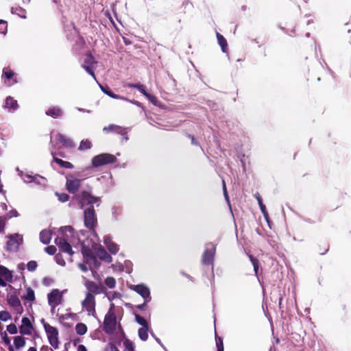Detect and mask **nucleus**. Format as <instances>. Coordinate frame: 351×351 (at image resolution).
<instances>
[{
  "label": "nucleus",
  "instance_id": "obj_1",
  "mask_svg": "<svg viewBox=\"0 0 351 351\" xmlns=\"http://www.w3.org/2000/svg\"><path fill=\"white\" fill-rule=\"evenodd\" d=\"M82 232H75L71 226L62 227L59 230L58 237L56 239V244L60 250L69 255L73 254L80 247H82V252L86 262L89 265H95L97 267L95 258L91 256L90 250L85 247L82 241Z\"/></svg>",
  "mask_w": 351,
  "mask_h": 351
},
{
  "label": "nucleus",
  "instance_id": "obj_2",
  "mask_svg": "<svg viewBox=\"0 0 351 351\" xmlns=\"http://www.w3.org/2000/svg\"><path fill=\"white\" fill-rule=\"evenodd\" d=\"M117 315L118 312L115 308L114 304L112 303L104 318V329L108 333H113L117 330H119L120 335H122L123 332L120 327Z\"/></svg>",
  "mask_w": 351,
  "mask_h": 351
},
{
  "label": "nucleus",
  "instance_id": "obj_3",
  "mask_svg": "<svg viewBox=\"0 0 351 351\" xmlns=\"http://www.w3.org/2000/svg\"><path fill=\"white\" fill-rule=\"evenodd\" d=\"M41 322L43 324V327L47 334L49 344L53 348L57 349L60 343L58 329L56 327L51 326L49 324L45 322L44 319H43Z\"/></svg>",
  "mask_w": 351,
  "mask_h": 351
},
{
  "label": "nucleus",
  "instance_id": "obj_4",
  "mask_svg": "<svg viewBox=\"0 0 351 351\" xmlns=\"http://www.w3.org/2000/svg\"><path fill=\"white\" fill-rule=\"evenodd\" d=\"M64 293V291L53 289L47 294L48 304L51 307L52 313H53L56 307L62 302Z\"/></svg>",
  "mask_w": 351,
  "mask_h": 351
},
{
  "label": "nucleus",
  "instance_id": "obj_5",
  "mask_svg": "<svg viewBox=\"0 0 351 351\" xmlns=\"http://www.w3.org/2000/svg\"><path fill=\"white\" fill-rule=\"evenodd\" d=\"M115 160V156L112 154H101L95 156L92 159V165L93 167H97L101 165L112 163Z\"/></svg>",
  "mask_w": 351,
  "mask_h": 351
},
{
  "label": "nucleus",
  "instance_id": "obj_6",
  "mask_svg": "<svg viewBox=\"0 0 351 351\" xmlns=\"http://www.w3.org/2000/svg\"><path fill=\"white\" fill-rule=\"evenodd\" d=\"M82 306L88 312V315H95V296L92 293H87L86 298L82 302Z\"/></svg>",
  "mask_w": 351,
  "mask_h": 351
},
{
  "label": "nucleus",
  "instance_id": "obj_7",
  "mask_svg": "<svg viewBox=\"0 0 351 351\" xmlns=\"http://www.w3.org/2000/svg\"><path fill=\"white\" fill-rule=\"evenodd\" d=\"M8 241V247L11 251H16L23 243V236L19 234L10 235Z\"/></svg>",
  "mask_w": 351,
  "mask_h": 351
},
{
  "label": "nucleus",
  "instance_id": "obj_8",
  "mask_svg": "<svg viewBox=\"0 0 351 351\" xmlns=\"http://www.w3.org/2000/svg\"><path fill=\"white\" fill-rule=\"evenodd\" d=\"M97 219L93 208H89L84 211V223L85 226L92 229L95 227Z\"/></svg>",
  "mask_w": 351,
  "mask_h": 351
},
{
  "label": "nucleus",
  "instance_id": "obj_9",
  "mask_svg": "<svg viewBox=\"0 0 351 351\" xmlns=\"http://www.w3.org/2000/svg\"><path fill=\"white\" fill-rule=\"evenodd\" d=\"M82 180L74 178L73 176L66 177V187L70 193H75L81 185Z\"/></svg>",
  "mask_w": 351,
  "mask_h": 351
},
{
  "label": "nucleus",
  "instance_id": "obj_10",
  "mask_svg": "<svg viewBox=\"0 0 351 351\" xmlns=\"http://www.w3.org/2000/svg\"><path fill=\"white\" fill-rule=\"evenodd\" d=\"M12 280V272L4 266H0V285L6 286V282Z\"/></svg>",
  "mask_w": 351,
  "mask_h": 351
},
{
  "label": "nucleus",
  "instance_id": "obj_11",
  "mask_svg": "<svg viewBox=\"0 0 351 351\" xmlns=\"http://www.w3.org/2000/svg\"><path fill=\"white\" fill-rule=\"evenodd\" d=\"M95 64L96 62L94 60V58L91 55L86 56L83 67L88 73H90L93 77L95 80H96V77L93 70L95 69Z\"/></svg>",
  "mask_w": 351,
  "mask_h": 351
},
{
  "label": "nucleus",
  "instance_id": "obj_12",
  "mask_svg": "<svg viewBox=\"0 0 351 351\" xmlns=\"http://www.w3.org/2000/svg\"><path fill=\"white\" fill-rule=\"evenodd\" d=\"M33 326L27 317H23L21 320V325L19 327V332L23 335H30L32 333Z\"/></svg>",
  "mask_w": 351,
  "mask_h": 351
},
{
  "label": "nucleus",
  "instance_id": "obj_13",
  "mask_svg": "<svg viewBox=\"0 0 351 351\" xmlns=\"http://www.w3.org/2000/svg\"><path fill=\"white\" fill-rule=\"evenodd\" d=\"M99 197L91 196L89 193L86 192H83L81 195L80 204L82 205V207L84 206L85 204H96L99 202Z\"/></svg>",
  "mask_w": 351,
  "mask_h": 351
},
{
  "label": "nucleus",
  "instance_id": "obj_14",
  "mask_svg": "<svg viewBox=\"0 0 351 351\" xmlns=\"http://www.w3.org/2000/svg\"><path fill=\"white\" fill-rule=\"evenodd\" d=\"M130 287L132 290L140 294L143 298H149L150 294L149 289L144 285H132Z\"/></svg>",
  "mask_w": 351,
  "mask_h": 351
},
{
  "label": "nucleus",
  "instance_id": "obj_15",
  "mask_svg": "<svg viewBox=\"0 0 351 351\" xmlns=\"http://www.w3.org/2000/svg\"><path fill=\"white\" fill-rule=\"evenodd\" d=\"M95 252L97 256L101 260H104L108 263L112 261L111 256L106 252L104 249L101 247L96 246L95 248Z\"/></svg>",
  "mask_w": 351,
  "mask_h": 351
},
{
  "label": "nucleus",
  "instance_id": "obj_16",
  "mask_svg": "<svg viewBox=\"0 0 351 351\" xmlns=\"http://www.w3.org/2000/svg\"><path fill=\"white\" fill-rule=\"evenodd\" d=\"M104 244L106 245L108 250L112 253V254H116L119 251V247L118 245L112 242L111 239L106 237L104 238Z\"/></svg>",
  "mask_w": 351,
  "mask_h": 351
},
{
  "label": "nucleus",
  "instance_id": "obj_17",
  "mask_svg": "<svg viewBox=\"0 0 351 351\" xmlns=\"http://www.w3.org/2000/svg\"><path fill=\"white\" fill-rule=\"evenodd\" d=\"M215 254V247L213 246L211 248H207L204 256L203 261L205 264H209L212 262L213 256Z\"/></svg>",
  "mask_w": 351,
  "mask_h": 351
},
{
  "label": "nucleus",
  "instance_id": "obj_18",
  "mask_svg": "<svg viewBox=\"0 0 351 351\" xmlns=\"http://www.w3.org/2000/svg\"><path fill=\"white\" fill-rule=\"evenodd\" d=\"M329 244L326 241L320 242L316 247V251L321 255L325 254L329 250Z\"/></svg>",
  "mask_w": 351,
  "mask_h": 351
},
{
  "label": "nucleus",
  "instance_id": "obj_19",
  "mask_svg": "<svg viewBox=\"0 0 351 351\" xmlns=\"http://www.w3.org/2000/svg\"><path fill=\"white\" fill-rule=\"evenodd\" d=\"M56 139L62 145L66 147H72L73 145V142L65 138L62 134H58L56 135Z\"/></svg>",
  "mask_w": 351,
  "mask_h": 351
},
{
  "label": "nucleus",
  "instance_id": "obj_20",
  "mask_svg": "<svg viewBox=\"0 0 351 351\" xmlns=\"http://www.w3.org/2000/svg\"><path fill=\"white\" fill-rule=\"evenodd\" d=\"M255 197H256V199L258 201V205H259V207L261 208V210L262 213L263 214V215L265 217V219L267 220V219H268V213L267 211V208H266L265 205L263 202L262 197H261V195H260V194L258 193L255 194Z\"/></svg>",
  "mask_w": 351,
  "mask_h": 351
},
{
  "label": "nucleus",
  "instance_id": "obj_21",
  "mask_svg": "<svg viewBox=\"0 0 351 351\" xmlns=\"http://www.w3.org/2000/svg\"><path fill=\"white\" fill-rule=\"evenodd\" d=\"M40 239L42 243L47 244L51 239V233L48 230H44L41 231L40 234Z\"/></svg>",
  "mask_w": 351,
  "mask_h": 351
},
{
  "label": "nucleus",
  "instance_id": "obj_22",
  "mask_svg": "<svg viewBox=\"0 0 351 351\" xmlns=\"http://www.w3.org/2000/svg\"><path fill=\"white\" fill-rule=\"evenodd\" d=\"M25 338L23 336H16L14 337V344L16 349H20L25 346Z\"/></svg>",
  "mask_w": 351,
  "mask_h": 351
},
{
  "label": "nucleus",
  "instance_id": "obj_23",
  "mask_svg": "<svg viewBox=\"0 0 351 351\" xmlns=\"http://www.w3.org/2000/svg\"><path fill=\"white\" fill-rule=\"evenodd\" d=\"M247 255L250 262L252 263V264L253 265L254 271L255 272V274L257 276L258 275V269H259V266H260L259 261H258V259L256 257L254 256L252 254H247Z\"/></svg>",
  "mask_w": 351,
  "mask_h": 351
},
{
  "label": "nucleus",
  "instance_id": "obj_24",
  "mask_svg": "<svg viewBox=\"0 0 351 351\" xmlns=\"http://www.w3.org/2000/svg\"><path fill=\"white\" fill-rule=\"evenodd\" d=\"M75 332L79 335H84L87 332L88 328L85 324L78 323L75 327Z\"/></svg>",
  "mask_w": 351,
  "mask_h": 351
},
{
  "label": "nucleus",
  "instance_id": "obj_25",
  "mask_svg": "<svg viewBox=\"0 0 351 351\" xmlns=\"http://www.w3.org/2000/svg\"><path fill=\"white\" fill-rule=\"evenodd\" d=\"M5 107L10 110H16L18 107L17 101L12 97H8L5 99Z\"/></svg>",
  "mask_w": 351,
  "mask_h": 351
},
{
  "label": "nucleus",
  "instance_id": "obj_26",
  "mask_svg": "<svg viewBox=\"0 0 351 351\" xmlns=\"http://www.w3.org/2000/svg\"><path fill=\"white\" fill-rule=\"evenodd\" d=\"M121 336H123L122 341L124 347L123 351H134V346L132 342H131L128 339L125 338L123 334Z\"/></svg>",
  "mask_w": 351,
  "mask_h": 351
},
{
  "label": "nucleus",
  "instance_id": "obj_27",
  "mask_svg": "<svg viewBox=\"0 0 351 351\" xmlns=\"http://www.w3.org/2000/svg\"><path fill=\"white\" fill-rule=\"evenodd\" d=\"M217 38L218 40L219 45L221 46L223 52H226L227 43L226 40L223 38L222 35L219 33H217Z\"/></svg>",
  "mask_w": 351,
  "mask_h": 351
},
{
  "label": "nucleus",
  "instance_id": "obj_28",
  "mask_svg": "<svg viewBox=\"0 0 351 351\" xmlns=\"http://www.w3.org/2000/svg\"><path fill=\"white\" fill-rule=\"evenodd\" d=\"M62 114V110L60 108H51L47 112V115H49L53 118H57V117L61 116Z\"/></svg>",
  "mask_w": 351,
  "mask_h": 351
},
{
  "label": "nucleus",
  "instance_id": "obj_29",
  "mask_svg": "<svg viewBox=\"0 0 351 351\" xmlns=\"http://www.w3.org/2000/svg\"><path fill=\"white\" fill-rule=\"evenodd\" d=\"M148 326L141 327L138 329V336L143 341H146L148 338Z\"/></svg>",
  "mask_w": 351,
  "mask_h": 351
},
{
  "label": "nucleus",
  "instance_id": "obj_30",
  "mask_svg": "<svg viewBox=\"0 0 351 351\" xmlns=\"http://www.w3.org/2000/svg\"><path fill=\"white\" fill-rule=\"evenodd\" d=\"M19 176L23 178L25 182H32L35 181L36 177H34L29 173H25L22 171H19Z\"/></svg>",
  "mask_w": 351,
  "mask_h": 351
},
{
  "label": "nucleus",
  "instance_id": "obj_31",
  "mask_svg": "<svg viewBox=\"0 0 351 351\" xmlns=\"http://www.w3.org/2000/svg\"><path fill=\"white\" fill-rule=\"evenodd\" d=\"M23 298L25 300H29V301H33L35 299V295H34V291L32 289L28 288L26 290V292H25V295H23Z\"/></svg>",
  "mask_w": 351,
  "mask_h": 351
},
{
  "label": "nucleus",
  "instance_id": "obj_32",
  "mask_svg": "<svg viewBox=\"0 0 351 351\" xmlns=\"http://www.w3.org/2000/svg\"><path fill=\"white\" fill-rule=\"evenodd\" d=\"M54 160L62 167L66 169H72L73 167V165L69 162L64 161L58 158H55Z\"/></svg>",
  "mask_w": 351,
  "mask_h": 351
},
{
  "label": "nucleus",
  "instance_id": "obj_33",
  "mask_svg": "<svg viewBox=\"0 0 351 351\" xmlns=\"http://www.w3.org/2000/svg\"><path fill=\"white\" fill-rule=\"evenodd\" d=\"M91 147V143L88 140L82 141L79 147L80 150H86Z\"/></svg>",
  "mask_w": 351,
  "mask_h": 351
},
{
  "label": "nucleus",
  "instance_id": "obj_34",
  "mask_svg": "<svg viewBox=\"0 0 351 351\" xmlns=\"http://www.w3.org/2000/svg\"><path fill=\"white\" fill-rule=\"evenodd\" d=\"M101 89L106 94L108 95V96H110V97L112 98H114V99H123V100H127L126 98L123 97H121L118 95H116L114 93H113L112 92L110 91V90H106L104 89V88L101 87Z\"/></svg>",
  "mask_w": 351,
  "mask_h": 351
},
{
  "label": "nucleus",
  "instance_id": "obj_35",
  "mask_svg": "<svg viewBox=\"0 0 351 351\" xmlns=\"http://www.w3.org/2000/svg\"><path fill=\"white\" fill-rule=\"evenodd\" d=\"M135 318H136V321L140 325H141L142 327H147L148 326V324H147V321L143 317H141L140 315H136Z\"/></svg>",
  "mask_w": 351,
  "mask_h": 351
},
{
  "label": "nucleus",
  "instance_id": "obj_36",
  "mask_svg": "<svg viewBox=\"0 0 351 351\" xmlns=\"http://www.w3.org/2000/svg\"><path fill=\"white\" fill-rule=\"evenodd\" d=\"M105 284L109 287V288H113L115 286L116 281L114 278L112 277H108L105 280Z\"/></svg>",
  "mask_w": 351,
  "mask_h": 351
},
{
  "label": "nucleus",
  "instance_id": "obj_37",
  "mask_svg": "<svg viewBox=\"0 0 351 351\" xmlns=\"http://www.w3.org/2000/svg\"><path fill=\"white\" fill-rule=\"evenodd\" d=\"M7 331L11 335H14L17 333L18 330L16 325L11 324L7 326Z\"/></svg>",
  "mask_w": 351,
  "mask_h": 351
},
{
  "label": "nucleus",
  "instance_id": "obj_38",
  "mask_svg": "<svg viewBox=\"0 0 351 351\" xmlns=\"http://www.w3.org/2000/svg\"><path fill=\"white\" fill-rule=\"evenodd\" d=\"M107 296L110 300H112L117 298L120 299L121 298L120 293L117 292H110L108 293Z\"/></svg>",
  "mask_w": 351,
  "mask_h": 351
},
{
  "label": "nucleus",
  "instance_id": "obj_39",
  "mask_svg": "<svg viewBox=\"0 0 351 351\" xmlns=\"http://www.w3.org/2000/svg\"><path fill=\"white\" fill-rule=\"evenodd\" d=\"M7 27V23L3 20H0V33L5 34Z\"/></svg>",
  "mask_w": 351,
  "mask_h": 351
},
{
  "label": "nucleus",
  "instance_id": "obj_40",
  "mask_svg": "<svg viewBox=\"0 0 351 351\" xmlns=\"http://www.w3.org/2000/svg\"><path fill=\"white\" fill-rule=\"evenodd\" d=\"M217 351H223V341L220 337L216 338Z\"/></svg>",
  "mask_w": 351,
  "mask_h": 351
},
{
  "label": "nucleus",
  "instance_id": "obj_41",
  "mask_svg": "<svg viewBox=\"0 0 351 351\" xmlns=\"http://www.w3.org/2000/svg\"><path fill=\"white\" fill-rule=\"evenodd\" d=\"M27 266L29 271H33L36 269L37 263L36 262L32 261L27 263Z\"/></svg>",
  "mask_w": 351,
  "mask_h": 351
},
{
  "label": "nucleus",
  "instance_id": "obj_42",
  "mask_svg": "<svg viewBox=\"0 0 351 351\" xmlns=\"http://www.w3.org/2000/svg\"><path fill=\"white\" fill-rule=\"evenodd\" d=\"M56 195L58 197V199L62 202H65L69 199V195L66 193H56Z\"/></svg>",
  "mask_w": 351,
  "mask_h": 351
},
{
  "label": "nucleus",
  "instance_id": "obj_43",
  "mask_svg": "<svg viewBox=\"0 0 351 351\" xmlns=\"http://www.w3.org/2000/svg\"><path fill=\"white\" fill-rule=\"evenodd\" d=\"M5 217H0V233H3L5 226Z\"/></svg>",
  "mask_w": 351,
  "mask_h": 351
},
{
  "label": "nucleus",
  "instance_id": "obj_44",
  "mask_svg": "<svg viewBox=\"0 0 351 351\" xmlns=\"http://www.w3.org/2000/svg\"><path fill=\"white\" fill-rule=\"evenodd\" d=\"M130 86L136 88L141 93L146 96L148 93L145 91L142 85H130Z\"/></svg>",
  "mask_w": 351,
  "mask_h": 351
},
{
  "label": "nucleus",
  "instance_id": "obj_45",
  "mask_svg": "<svg viewBox=\"0 0 351 351\" xmlns=\"http://www.w3.org/2000/svg\"><path fill=\"white\" fill-rule=\"evenodd\" d=\"M45 250L49 254L53 255L56 252V247L53 245H51L46 247Z\"/></svg>",
  "mask_w": 351,
  "mask_h": 351
},
{
  "label": "nucleus",
  "instance_id": "obj_46",
  "mask_svg": "<svg viewBox=\"0 0 351 351\" xmlns=\"http://www.w3.org/2000/svg\"><path fill=\"white\" fill-rule=\"evenodd\" d=\"M74 346L76 347L77 351H88L87 348L82 344L77 345L76 341H74Z\"/></svg>",
  "mask_w": 351,
  "mask_h": 351
},
{
  "label": "nucleus",
  "instance_id": "obj_47",
  "mask_svg": "<svg viewBox=\"0 0 351 351\" xmlns=\"http://www.w3.org/2000/svg\"><path fill=\"white\" fill-rule=\"evenodd\" d=\"M152 104H154V105H157V99L156 97L153 96V95H151L149 94H147L146 96H145Z\"/></svg>",
  "mask_w": 351,
  "mask_h": 351
},
{
  "label": "nucleus",
  "instance_id": "obj_48",
  "mask_svg": "<svg viewBox=\"0 0 351 351\" xmlns=\"http://www.w3.org/2000/svg\"><path fill=\"white\" fill-rule=\"evenodd\" d=\"M56 261L57 263L61 266H64L65 265V261L62 258L60 255H57L56 256Z\"/></svg>",
  "mask_w": 351,
  "mask_h": 351
},
{
  "label": "nucleus",
  "instance_id": "obj_49",
  "mask_svg": "<svg viewBox=\"0 0 351 351\" xmlns=\"http://www.w3.org/2000/svg\"><path fill=\"white\" fill-rule=\"evenodd\" d=\"M106 351H119V350L113 344L109 343L106 348Z\"/></svg>",
  "mask_w": 351,
  "mask_h": 351
},
{
  "label": "nucleus",
  "instance_id": "obj_50",
  "mask_svg": "<svg viewBox=\"0 0 351 351\" xmlns=\"http://www.w3.org/2000/svg\"><path fill=\"white\" fill-rule=\"evenodd\" d=\"M3 75L10 79L13 76L14 73L10 71L3 70Z\"/></svg>",
  "mask_w": 351,
  "mask_h": 351
},
{
  "label": "nucleus",
  "instance_id": "obj_51",
  "mask_svg": "<svg viewBox=\"0 0 351 351\" xmlns=\"http://www.w3.org/2000/svg\"><path fill=\"white\" fill-rule=\"evenodd\" d=\"M223 193L226 197V199L228 201V199L227 191H226V184H225L224 182H223Z\"/></svg>",
  "mask_w": 351,
  "mask_h": 351
},
{
  "label": "nucleus",
  "instance_id": "obj_52",
  "mask_svg": "<svg viewBox=\"0 0 351 351\" xmlns=\"http://www.w3.org/2000/svg\"><path fill=\"white\" fill-rule=\"evenodd\" d=\"M8 314L5 312L1 313V317L3 320H6Z\"/></svg>",
  "mask_w": 351,
  "mask_h": 351
},
{
  "label": "nucleus",
  "instance_id": "obj_53",
  "mask_svg": "<svg viewBox=\"0 0 351 351\" xmlns=\"http://www.w3.org/2000/svg\"><path fill=\"white\" fill-rule=\"evenodd\" d=\"M17 216H18V213L16 210L11 211L10 214L9 215V217H17Z\"/></svg>",
  "mask_w": 351,
  "mask_h": 351
},
{
  "label": "nucleus",
  "instance_id": "obj_54",
  "mask_svg": "<svg viewBox=\"0 0 351 351\" xmlns=\"http://www.w3.org/2000/svg\"><path fill=\"white\" fill-rule=\"evenodd\" d=\"M80 269L84 271H86L87 270V268L86 266L83 265H79Z\"/></svg>",
  "mask_w": 351,
  "mask_h": 351
},
{
  "label": "nucleus",
  "instance_id": "obj_55",
  "mask_svg": "<svg viewBox=\"0 0 351 351\" xmlns=\"http://www.w3.org/2000/svg\"><path fill=\"white\" fill-rule=\"evenodd\" d=\"M114 128V126H113V125H110V126H109V127H108V128H104V130L110 131V130H112V128Z\"/></svg>",
  "mask_w": 351,
  "mask_h": 351
},
{
  "label": "nucleus",
  "instance_id": "obj_56",
  "mask_svg": "<svg viewBox=\"0 0 351 351\" xmlns=\"http://www.w3.org/2000/svg\"><path fill=\"white\" fill-rule=\"evenodd\" d=\"M282 300V297L280 296V298H279V302H278V306H279L280 308H281Z\"/></svg>",
  "mask_w": 351,
  "mask_h": 351
},
{
  "label": "nucleus",
  "instance_id": "obj_57",
  "mask_svg": "<svg viewBox=\"0 0 351 351\" xmlns=\"http://www.w3.org/2000/svg\"><path fill=\"white\" fill-rule=\"evenodd\" d=\"M27 351H37V350L34 347H30Z\"/></svg>",
  "mask_w": 351,
  "mask_h": 351
},
{
  "label": "nucleus",
  "instance_id": "obj_58",
  "mask_svg": "<svg viewBox=\"0 0 351 351\" xmlns=\"http://www.w3.org/2000/svg\"><path fill=\"white\" fill-rule=\"evenodd\" d=\"M5 341L8 344H10V339H5Z\"/></svg>",
  "mask_w": 351,
  "mask_h": 351
},
{
  "label": "nucleus",
  "instance_id": "obj_59",
  "mask_svg": "<svg viewBox=\"0 0 351 351\" xmlns=\"http://www.w3.org/2000/svg\"><path fill=\"white\" fill-rule=\"evenodd\" d=\"M73 315H72V314L66 315H65V318H67V317H68V316H73Z\"/></svg>",
  "mask_w": 351,
  "mask_h": 351
},
{
  "label": "nucleus",
  "instance_id": "obj_60",
  "mask_svg": "<svg viewBox=\"0 0 351 351\" xmlns=\"http://www.w3.org/2000/svg\"><path fill=\"white\" fill-rule=\"evenodd\" d=\"M9 350H10V351H13V350H12V348L11 346H10Z\"/></svg>",
  "mask_w": 351,
  "mask_h": 351
}]
</instances>
